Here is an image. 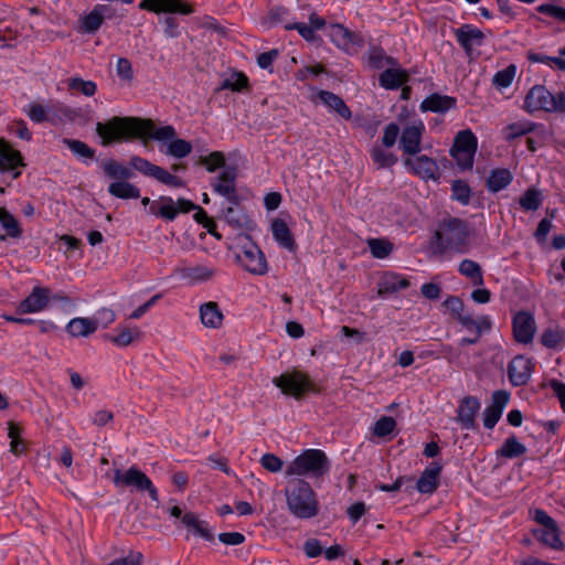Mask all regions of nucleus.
<instances>
[{
    "label": "nucleus",
    "instance_id": "f257e3e1",
    "mask_svg": "<svg viewBox=\"0 0 565 565\" xmlns=\"http://www.w3.org/2000/svg\"><path fill=\"white\" fill-rule=\"evenodd\" d=\"M96 132L103 146L138 138L168 142L166 153L178 159L189 156L192 151L191 142L177 138V131L172 126L156 127L149 119L113 117L106 122H97Z\"/></svg>",
    "mask_w": 565,
    "mask_h": 565
},
{
    "label": "nucleus",
    "instance_id": "f03ea898",
    "mask_svg": "<svg viewBox=\"0 0 565 565\" xmlns=\"http://www.w3.org/2000/svg\"><path fill=\"white\" fill-rule=\"evenodd\" d=\"M288 510L299 519H311L319 513V501L311 486L305 480H297L285 490Z\"/></svg>",
    "mask_w": 565,
    "mask_h": 565
},
{
    "label": "nucleus",
    "instance_id": "7ed1b4c3",
    "mask_svg": "<svg viewBox=\"0 0 565 565\" xmlns=\"http://www.w3.org/2000/svg\"><path fill=\"white\" fill-rule=\"evenodd\" d=\"M470 234L466 222L459 218L447 220L436 231V246L443 253H466L470 245Z\"/></svg>",
    "mask_w": 565,
    "mask_h": 565
},
{
    "label": "nucleus",
    "instance_id": "20e7f679",
    "mask_svg": "<svg viewBox=\"0 0 565 565\" xmlns=\"http://www.w3.org/2000/svg\"><path fill=\"white\" fill-rule=\"evenodd\" d=\"M330 463L326 454L320 449H307L298 455L286 467V476H307L318 478L329 471Z\"/></svg>",
    "mask_w": 565,
    "mask_h": 565
},
{
    "label": "nucleus",
    "instance_id": "39448f33",
    "mask_svg": "<svg viewBox=\"0 0 565 565\" xmlns=\"http://www.w3.org/2000/svg\"><path fill=\"white\" fill-rule=\"evenodd\" d=\"M236 262L249 274L263 276L268 271V264L263 250L247 235H239L235 246Z\"/></svg>",
    "mask_w": 565,
    "mask_h": 565
},
{
    "label": "nucleus",
    "instance_id": "423d86ee",
    "mask_svg": "<svg viewBox=\"0 0 565 565\" xmlns=\"http://www.w3.org/2000/svg\"><path fill=\"white\" fill-rule=\"evenodd\" d=\"M523 108L530 114L565 113V93L552 94L545 86L535 85L527 92Z\"/></svg>",
    "mask_w": 565,
    "mask_h": 565
},
{
    "label": "nucleus",
    "instance_id": "0eeeda50",
    "mask_svg": "<svg viewBox=\"0 0 565 565\" xmlns=\"http://www.w3.org/2000/svg\"><path fill=\"white\" fill-rule=\"evenodd\" d=\"M113 482L117 488H131L138 492H148L152 501H159V492L149 477L136 466L127 470L116 469Z\"/></svg>",
    "mask_w": 565,
    "mask_h": 565
},
{
    "label": "nucleus",
    "instance_id": "6e6552de",
    "mask_svg": "<svg viewBox=\"0 0 565 565\" xmlns=\"http://www.w3.org/2000/svg\"><path fill=\"white\" fill-rule=\"evenodd\" d=\"M477 148L478 139L476 135L470 129L460 130L454 139L450 156L460 170H471Z\"/></svg>",
    "mask_w": 565,
    "mask_h": 565
},
{
    "label": "nucleus",
    "instance_id": "1a4fd4ad",
    "mask_svg": "<svg viewBox=\"0 0 565 565\" xmlns=\"http://www.w3.org/2000/svg\"><path fill=\"white\" fill-rule=\"evenodd\" d=\"M195 209V204L186 199L174 201L171 196L161 195L151 202L149 212L166 221H173L180 213H189Z\"/></svg>",
    "mask_w": 565,
    "mask_h": 565
},
{
    "label": "nucleus",
    "instance_id": "9d476101",
    "mask_svg": "<svg viewBox=\"0 0 565 565\" xmlns=\"http://www.w3.org/2000/svg\"><path fill=\"white\" fill-rule=\"evenodd\" d=\"M273 383L279 387L284 394L300 397L307 391L311 390V381L306 373L300 371L286 372L274 377Z\"/></svg>",
    "mask_w": 565,
    "mask_h": 565
},
{
    "label": "nucleus",
    "instance_id": "9b49d317",
    "mask_svg": "<svg viewBox=\"0 0 565 565\" xmlns=\"http://www.w3.org/2000/svg\"><path fill=\"white\" fill-rule=\"evenodd\" d=\"M425 125L420 119H414L403 129L401 135V148L407 156L417 154L420 151L422 137Z\"/></svg>",
    "mask_w": 565,
    "mask_h": 565
},
{
    "label": "nucleus",
    "instance_id": "f8f14e48",
    "mask_svg": "<svg viewBox=\"0 0 565 565\" xmlns=\"http://www.w3.org/2000/svg\"><path fill=\"white\" fill-rule=\"evenodd\" d=\"M139 8L156 14L180 13L189 15L193 12L192 6L183 0H142Z\"/></svg>",
    "mask_w": 565,
    "mask_h": 565
},
{
    "label": "nucleus",
    "instance_id": "ddd939ff",
    "mask_svg": "<svg viewBox=\"0 0 565 565\" xmlns=\"http://www.w3.org/2000/svg\"><path fill=\"white\" fill-rule=\"evenodd\" d=\"M405 168L420 177L424 180H437L438 179V166L436 161L425 154L423 156H408L403 160Z\"/></svg>",
    "mask_w": 565,
    "mask_h": 565
},
{
    "label": "nucleus",
    "instance_id": "4468645a",
    "mask_svg": "<svg viewBox=\"0 0 565 565\" xmlns=\"http://www.w3.org/2000/svg\"><path fill=\"white\" fill-rule=\"evenodd\" d=\"M456 39L467 55L475 57L476 51L483 44L486 35L480 29L470 24H463L456 30Z\"/></svg>",
    "mask_w": 565,
    "mask_h": 565
},
{
    "label": "nucleus",
    "instance_id": "2eb2a0df",
    "mask_svg": "<svg viewBox=\"0 0 565 565\" xmlns=\"http://www.w3.org/2000/svg\"><path fill=\"white\" fill-rule=\"evenodd\" d=\"M533 370L534 363L532 359L524 355H518L509 363V380L514 386L525 385L530 381Z\"/></svg>",
    "mask_w": 565,
    "mask_h": 565
},
{
    "label": "nucleus",
    "instance_id": "dca6fc26",
    "mask_svg": "<svg viewBox=\"0 0 565 565\" xmlns=\"http://www.w3.org/2000/svg\"><path fill=\"white\" fill-rule=\"evenodd\" d=\"M50 295V289L36 286L32 289L31 294L18 305L17 311L23 315L41 312L47 307Z\"/></svg>",
    "mask_w": 565,
    "mask_h": 565
},
{
    "label": "nucleus",
    "instance_id": "f3484780",
    "mask_svg": "<svg viewBox=\"0 0 565 565\" xmlns=\"http://www.w3.org/2000/svg\"><path fill=\"white\" fill-rule=\"evenodd\" d=\"M328 36L332 43L345 52H352L362 44L358 35L350 32L341 24H331L328 28Z\"/></svg>",
    "mask_w": 565,
    "mask_h": 565
},
{
    "label": "nucleus",
    "instance_id": "a211bd4d",
    "mask_svg": "<svg viewBox=\"0 0 565 565\" xmlns=\"http://www.w3.org/2000/svg\"><path fill=\"white\" fill-rule=\"evenodd\" d=\"M536 330L535 320L532 315L521 311L513 318V334L518 342L530 343Z\"/></svg>",
    "mask_w": 565,
    "mask_h": 565
},
{
    "label": "nucleus",
    "instance_id": "6ab92c4d",
    "mask_svg": "<svg viewBox=\"0 0 565 565\" xmlns=\"http://www.w3.org/2000/svg\"><path fill=\"white\" fill-rule=\"evenodd\" d=\"M441 470L443 466L439 462H430L417 480L416 489L418 492L423 494L434 493L439 486Z\"/></svg>",
    "mask_w": 565,
    "mask_h": 565
},
{
    "label": "nucleus",
    "instance_id": "aec40b11",
    "mask_svg": "<svg viewBox=\"0 0 565 565\" xmlns=\"http://www.w3.org/2000/svg\"><path fill=\"white\" fill-rule=\"evenodd\" d=\"M480 402L473 396H467L457 409V422L465 429H473L476 427V416L480 411Z\"/></svg>",
    "mask_w": 565,
    "mask_h": 565
},
{
    "label": "nucleus",
    "instance_id": "412c9836",
    "mask_svg": "<svg viewBox=\"0 0 565 565\" xmlns=\"http://www.w3.org/2000/svg\"><path fill=\"white\" fill-rule=\"evenodd\" d=\"M236 171L234 168H227L221 172V174L213 182V190L225 196L228 201H234L236 189H235Z\"/></svg>",
    "mask_w": 565,
    "mask_h": 565
},
{
    "label": "nucleus",
    "instance_id": "4be33fe9",
    "mask_svg": "<svg viewBox=\"0 0 565 565\" xmlns=\"http://www.w3.org/2000/svg\"><path fill=\"white\" fill-rule=\"evenodd\" d=\"M409 286L408 279L397 273H385L377 282V295L384 297Z\"/></svg>",
    "mask_w": 565,
    "mask_h": 565
},
{
    "label": "nucleus",
    "instance_id": "5701e85b",
    "mask_svg": "<svg viewBox=\"0 0 565 565\" xmlns=\"http://www.w3.org/2000/svg\"><path fill=\"white\" fill-rule=\"evenodd\" d=\"M313 102H320L329 110L337 113L343 119L351 118V110L345 105L344 100L340 96L331 92L319 90L316 97L313 98Z\"/></svg>",
    "mask_w": 565,
    "mask_h": 565
},
{
    "label": "nucleus",
    "instance_id": "b1692460",
    "mask_svg": "<svg viewBox=\"0 0 565 565\" xmlns=\"http://www.w3.org/2000/svg\"><path fill=\"white\" fill-rule=\"evenodd\" d=\"M270 231L274 236V239L279 244V246L288 249L289 252L296 250V242L285 221H282L281 218H274L270 224Z\"/></svg>",
    "mask_w": 565,
    "mask_h": 565
},
{
    "label": "nucleus",
    "instance_id": "393cba45",
    "mask_svg": "<svg viewBox=\"0 0 565 565\" xmlns=\"http://www.w3.org/2000/svg\"><path fill=\"white\" fill-rule=\"evenodd\" d=\"M200 320L205 328L217 329L222 326L224 316L214 301L202 303L199 309Z\"/></svg>",
    "mask_w": 565,
    "mask_h": 565
},
{
    "label": "nucleus",
    "instance_id": "a878e982",
    "mask_svg": "<svg viewBox=\"0 0 565 565\" xmlns=\"http://www.w3.org/2000/svg\"><path fill=\"white\" fill-rule=\"evenodd\" d=\"M65 329L73 338H85L98 329V322L93 321L92 318L76 317L68 321Z\"/></svg>",
    "mask_w": 565,
    "mask_h": 565
},
{
    "label": "nucleus",
    "instance_id": "bb28decb",
    "mask_svg": "<svg viewBox=\"0 0 565 565\" xmlns=\"http://www.w3.org/2000/svg\"><path fill=\"white\" fill-rule=\"evenodd\" d=\"M22 164L21 153L13 149L9 142L0 139V170L13 171Z\"/></svg>",
    "mask_w": 565,
    "mask_h": 565
},
{
    "label": "nucleus",
    "instance_id": "cd10ccee",
    "mask_svg": "<svg viewBox=\"0 0 565 565\" xmlns=\"http://www.w3.org/2000/svg\"><path fill=\"white\" fill-rule=\"evenodd\" d=\"M533 535L542 544L550 546L553 550H562L564 547L559 537V530L555 524L542 526V529L533 530Z\"/></svg>",
    "mask_w": 565,
    "mask_h": 565
},
{
    "label": "nucleus",
    "instance_id": "c85d7f7f",
    "mask_svg": "<svg viewBox=\"0 0 565 565\" xmlns=\"http://www.w3.org/2000/svg\"><path fill=\"white\" fill-rule=\"evenodd\" d=\"M67 90L72 95H83L85 97H92L97 92V85L90 79H84L81 76H72L64 81Z\"/></svg>",
    "mask_w": 565,
    "mask_h": 565
},
{
    "label": "nucleus",
    "instance_id": "c756f323",
    "mask_svg": "<svg viewBox=\"0 0 565 565\" xmlns=\"http://www.w3.org/2000/svg\"><path fill=\"white\" fill-rule=\"evenodd\" d=\"M458 321L467 331L477 334V338H480L483 332L491 329V320L488 316L473 318L465 313L458 317Z\"/></svg>",
    "mask_w": 565,
    "mask_h": 565
},
{
    "label": "nucleus",
    "instance_id": "7c9ffc66",
    "mask_svg": "<svg viewBox=\"0 0 565 565\" xmlns=\"http://www.w3.org/2000/svg\"><path fill=\"white\" fill-rule=\"evenodd\" d=\"M456 105V99L449 96L433 94L425 98L420 105L424 111L445 113Z\"/></svg>",
    "mask_w": 565,
    "mask_h": 565
},
{
    "label": "nucleus",
    "instance_id": "2f4dec72",
    "mask_svg": "<svg viewBox=\"0 0 565 565\" xmlns=\"http://www.w3.org/2000/svg\"><path fill=\"white\" fill-rule=\"evenodd\" d=\"M380 84L386 89H396L408 81V74L401 67H390L380 75Z\"/></svg>",
    "mask_w": 565,
    "mask_h": 565
},
{
    "label": "nucleus",
    "instance_id": "473e14b6",
    "mask_svg": "<svg viewBox=\"0 0 565 565\" xmlns=\"http://www.w3.org/2000/svg\"><path fill=\"white\" fill-rule=\"evenodd\" d=\"M106 10V6H96L88 14L81 19L79 30L83 33L96 32L104 21Z\"/></svg>",
    "mask_w": 565,
    "mask_h": 565
},
{
    "label": "nucleus",
    "instance_id": "72a5a7b5",
    "mask_svg": "<svg viewBox=\"0 0 565 565\" xmlns=\"http://www.w3.org/2000/svg\"><path fill=\"white\" fill-rule=\"evenodd\" d=\"M142 332L138 327L119 326L116 329V334L109 337L111 343L116 347L124 348L130 345L132 342L139 340Z\"/></svg>",
    "mask_w": 565,
    "mask_h": 565
},
{
    "label": "nucleus",
    "instance_id": "f704fd0d",
    "mask_svg": "<svg viewBox=\"0 0 565 565\" xmlns=\"http://www.w3.org/2000/svg\"><path fill=\"white\" fill-rule=\"evenodd\" d=\"M216 274L215 268L206 265L186 267L182 270V278L190 284H200L212 279Z\"/></svg>",
    "mask_w": 565,
    "mask_h": 565
},
{
    "label": "nucleus",
    "instance_id": "c9c22d12",
    "mask_svg": "<svg viewBox=\"0 0 565 565\" xmlns=\"http://www.w3.org/2000/svg\"><path fill=\"white\" fill-rule=\"evenodd\" d=\"M102 169L106 177L119 181L127 180L134 175L132 170L121 162L114 159H107L102 162Z\"/></svg>",
    "mask_w": 565,
    "mask_h": 565
},
{
    "label": "nucleus",
    "instance_id": "e433bc0d",
    "mask_svg": "<svg viewBox=\"0 0 565 565\" xmlns=\"http://www.w3.org/2000/svg\"><path fill=\"white\" fill-rule=\"evenodd\" d=\"M108 192L119 199H138L140 190L126 180L114 181L108 186Z\"/></svg>",
    "mask_w": 565,
    "mask_h": 565
},
{
    "label": "nucleus",
    "instance_id": "4c0bfd02",
    "mask_svg": "<svg viewBox=\"0 0 565 565\" xmlns=\"http://www.w3.org/2000/svg\"><path fill=\"white\" fill-rule=\"evenodd\" d=\"M512 173L508 169H494L491 171L487 184L491 192H499L512 182Z\"/></svg>",
    "mask_w": 565,
    "mask_h": 565
},
{
    "label": "nucleus",
    "instance_id": "58836bf2",
    "mask_svg": "<svg viewBox=\"0 0 565 565\" xmlns=\"http://www.w3.org/2000/svg\"><path fill=\"white\" fill-rule=\"evenodd\" d=\"M525 452L526 447L514 436L507 438L502 446L497 450L498 456L509 459L518 458Z\"/></svg>",
    "mask_w": 565,
    "mask_h": 565
},
{
    "label": "nucleus",
    "instance_id": "ea45409f",
    "mask_svg": "<svg viewBox=\"0 0 565 565\" xmlns=\"http://www.w3.org/2000/svg\"><path fill=\"white\" fill-rule=\"evenodd\" d=\"M542 344L550 349H562L565 345V330L558 327L546 329L541 337Z\"/></svg>",
    "mask_w": 565,
    "mask_h": 565
},
{
    "label": "nucleus",
    "instance_id": "a19ab883",
    "mask_svg": "<svg viewBox=\"0 0 565 565\" xmlns=\"http://www.w3.org/2000/svg\"><path fill=\"white\" fill-rule=\"evenodd\" d=\"M366 244L374 258L384 259L394 250V244L386 238H369Z\"/></svg>",
    "mask_w": 565,
    "mask_h": 565
},
{
    "label": "nucleus",
    "instance_id": "79ce46f5",
    "mask_svg": "<svg viewBox=\"0 0 565 565\" xmlns=\"http://www.w3.org/2000/svg\"><path fill=\"white\" fill-rule=\"evenodd\" d=\"M516 71L518 68L514 64H510L505 68L498 71L492 77V85L500 92L510 87L515 78Z\"/></svg>",
    "mask_w": 565,
    "mask_h": 565
},
{
    "label": "nucleus",
    "instance_id": "37998d69",
    "mask_svg": "<svg viewBox=\"0 0 565 565\" xmlns=\"http://www.w3.org/2000/svg\"><path fill=\"white\" fill-rule=\"evenodd\" d=\"M62 143L82 160H93L95 156V150L81 140L64 138Z\"/></svg>",
    "mask_w": 565,
    "mask_h": 565
},
{
    "label": "nucleus",
    "instance_id": "c03bdc74",
    "mask_svg": "<svg viewBox=\"0 0 565 565\" xmlns=\"http://www.w3.org/2000/svg\"><path fill=\"white\" fill-rule=\"evenodd\" d=\"M459 273L472 280L475 285H482L483 277L479 264L471 259H463L458 268Z\"/></svg>",
    "mask_w": 565,
    "mask_h": 565
},
{
    "label": "nucleus",
    "instance_id": "a18cd8bd",
    "mask_svg": "<svg viewBox=\"0 0 565 565\" xmlns=\"http://www.w3.org/2000/svg\"><path fill=\"white\" fill-rule=\"evenodd\" d=\"M23 111L35 124L49 120V109L43 104L32 102L23 108Z\"/></svg>",
    "mask_w": 565,
    "mask_h": 565
},
{
    "label": "nucleus",
    "instance_id": "49530a36",
    "mask_svg": "<svg viewBox=\"0 0 565 565\" xmlns=\"http://www.w3.org/2000/svg\"><path fill=\"white\" fill-rule=\"evenodd\" d=\"M21 429L13 423H8V437L10 438V451L14 455H20L25 450L24 443L20 437Z\"/></svg>",
    "mask_w": 565,
    "mask_h": 565
},
{
    "label": "nucleus",
    "instance_id": "de8ad7c7",
    "mask_svg": "<svg viewBox=\"0 0 565 565\" xmlns=\"http://www.w3.org/2000/svg\"><path fill=\"white\" fill-rule=\"evenodd\" d=\"M182 522L188 527L193 529L194 532L196 534H199L200 536H202V537H204L206 540H211L213 537L212 533L207 530L205 523L201 522L195 514H193V513H185L182 516Z\"/></svg>",
    "mask_w": 565,
    "mask_h": 565
},
{
    "label": "nucleus",
    "instance_id": "09e8293b",
    "mask_svg": "<svg viewBox=\"0 0 565 565\" xmlns=\"http://www.w3.org/2000/svg\"><path fill=\"white\" fill-rule=\"evenodd\" d=\"M371 158L379 168H388L395 164L396 157L382 149L381 147H374L371 151Z\"/></svg>",
    "mask_w": 565,
    "mask_h": 565
},
{
    "label": "nucleus",
    "instance_id": "8fccbe9b",
    "mask_svg": "<svg viewBox=\"0 0 565 565\" xmlns=\"http://www.w3.org/2000/svg\"><path fill=\"white\" fill-rule=\"evenodd\" d=\"M451 196L462 205H467L470 201L471 190L469 185L462 180L454 181L451 185Z\"/></svg>",
    "mask_w": 565,
    "mask_h": 565
},
{
    "label": "nucleus",
    "instance_id": "3c124183",
    "mask_svg": "<svg viewBox=\"0 0 565 565\" xmlns=\"http://www.w3.org/2000/svg\"><path fill=\"white\" fill-rule=\"evenodd\" d=\"M533 130V124L530 121L513 122L504 128V137L508 140L524 136Z\"/></svg>",
    "mask_w": 565,
    "mask_h": 565
},
{
    "label": "nucleus",
    "instance_id": "603ef678",
    "mask_svg": "<svg viewBox=\"0 0 565 565\" xmlns=\"http://www.w3.org/2000/svg\"><path fill=\"white\" fill-rule=\"evenodd\" d=\"M247 84L248 78L243 73H233L222 82L221 88L241 92Z\"/></svg>",
    "mask_w": 565,
    "mask_h": 565
},
{
    "label": "nucleus",
    "instance_id": "864d4df0",
    "mask_svg": "<svg viewBox=\"0 0 565 565\" xmlns=\"http://www.w3.org/2000/svg\"><path fill=\"white\" fill-rule=\"evenodd\" d=\"M0 223L10 237L15 238L21 235V228L19 226L18 221L6 209H3L2 212H0Z\"/></svg>",
    "mask_w": 565,
    "mask_h": 565
},
{
    "label": "nucleus",
    "instance_id": "5fc2aeb1",
    "mask_svg": "<svg viewBox=\"0 0 565 565\" xmlns=\"http://www.w3.org/2000/svg\"><path fill=\"white\" fill-rule=\"evenodd\" d=\"M396 422L393 417L383 416L373 426V434L377 437H385L394 431Z\"/></svg>",
    "mask_w": 565,
    "mask_h": 565
},
{
    "label": "nucleus",
    "instance_id": "6e6d98bb",
    "mask_svg": "<svg viewBox=\"0 0 565 565\" xmlns=\"http://www.w3.org/2000/svg\"><path fill=\"white\" fill-rule=\"evenodd\" d=\"M200 162L206 167L209 172H214L225 164V156L222 151H213L210 154L202 157Z\"/></svg>",
    "mask_w": 565,
    "mask_h": 565
},
{
    "label": "nucleus",
    "instance_id": "4d7b16f0",
    "mask_svg": "<svg viewBox=\"0 0 565 565\" xmlns=\"http://www.w3.org/2000/svg\"><path fill=\"white\" fill-rule=\"evenodd\" d=\"M151 178H154L159 182L172 188H180L183 185L182 181L178 177L171 174L170 172H168L167 170L159 166H157V168L154 169V172L152 173Z\"/></svg>",
    "mask_w": 565,
    "mask_h": 565
},
{
    "label": "nucleus",
    "instance_id": "13d9d810",
    "mask_svg": "<svg viewBox=\"0 0 565 565\" xmlns=\"http://www.w3.org/2000/svg\"><path fill=\"white\" fill-rule=\"evenodd\" d=\"M541 204L539 191L534 189L527 190L520 199V205L526 211L537 210Z\"/></svg>",
    "mask_w": 565,
    "mask_h": 565
},
{
    "label": "nucleus",
    "instance_id": "bf43d9fd",
    "mask_svg": "<svg viewBox=\"0 0 565 565\" xmlns=\"http://www.w3.org/2000/svg\"><path fill=\"white\" fill-rule=\"evenodd\" d=\"M130 167L131 169L137 170L147 177H151L154 172V169L157 168L156 164L139 156H134L130 158Z\"/></svg>",
    "mask_w": 565,
    "mask_h": 565
},
{
    "label": "nucleus",
    "instance_id": "052dcab7",
    "mask_svg": "<svg viewBox=\"0 0 565 565\" xmlns=\"http://www.w3.org/2000/svg\"><path fill=\"white\" fill-rule=\"evenodd\" d=\"M536 10L545 15L552 17L561 22L565 23V8L550 4V3H543L540 4Z\"/></svg>",
    "mask_w": 565,
    "mask_h": 565
},
{
    "label": "nucleus",
    "instance_id": "680f3d73",
    "mask_svg": "<svg viewBox=\"0 0 565 565\" xmlns=\"http://www.w3.org/2000/svg\"><path fill=\"white\" fill-rule=\"evenodd\" d=\"M260 465L269 472H278L282 469V460L274 454H265L260 458Z\"/></svg>",
    "mask_w": 565,
    "mask_h": 565
},
{
    "label": "nucleus",
    "instance_id": "e2e57ef3",
    "mask_svg": "<svg viewBox=\"0 0 565 565\" xmlns=\"http://www.w3.org/2000/svg\"><path fill=\"white\" fill-rule=\"evenodd\" d=\"M116 72L119 78L125 82H131L134 78L131 63L125 57L118 58L116 63Z\"/></svg>",
    "mask_w": 565,
    "mask_h": 565
},
{
    "label": "nucleus",
    "instance_id": "0e129e2a",
    "mask_svg": "<svg viewBox=\"0 0 565 565\" xmlns=\"http://www.w3.org/2000/svg\"><path fill=\"white\" fill-rule=\"evenodd\" d=\"M10 129L20 139L25 141L32 140V132L30 131L28 124L23 119H14L11 122Z\"/></svg>",
    "mask_w": 565,
    "mask_h": 565
},
{
    "label": "nucleus",
    "instance_id": "69168bd1",
    "mask_svg": "<svg viewBox=\"0 0 565 565\" xmlns=\"http://www.w3.org/2000/svg\"><path fill=\"white\" fill-rule=\"evenodd\" d=\"M93 321L98 322V327L107 328L116 320V313L114 310L109 308H102L96 312L95 318H92Z\"/></svg>",
    "mask_w": 565,
    "mask_h": 565
},
{
    "label": "nucleus",
    "instance_id": "338daca9",
    "mask_svg": "<svg viewBox=\"0 0 565 565\" xmlns=\"http://www.w3.org/2000/svg\"><path fill=\"white\" fill-rule=\"evenodd\" d=\"M398 135L399 128L396 124L392 122L387 125L383 132L382 143L387 148L393 147L397 140Z\"/></svg>",
    "mask_w": 565,
    "mask_h": 565
},
{
    "label": "nucleus",
    "instance_id": "774afa93",
    "mask_svg": "<svg viewBox=\"0 0 565 565\" xmlns=\"http://www.w3.org/2000/svg\"><path fill=\"white\" fill-rule=\"evenodd\" d=\"M502 412L500 409H495L491 406H488L483 411V425L488 429H492L495 424L499 422Z\"/></svg>",
    "mask_w": 565,
    "mask_h": 565
}]
</instances>
